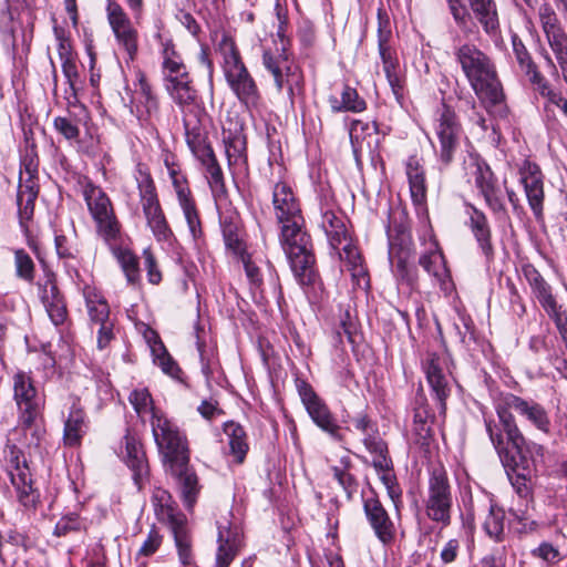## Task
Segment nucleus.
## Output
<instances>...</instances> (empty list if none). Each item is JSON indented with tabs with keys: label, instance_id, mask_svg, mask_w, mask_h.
I'll return each instance as SVG.
<instances>
[{
	"label": "nucleus",
	"instance_id": "14",
	"mask_svg": "<svg viewBox=\"0 0 567 567\" xmlns=\"http://www.w3.org/2000/svg\"><path fill=\"white\" fill-rule=\"evenodd\" d=\"M471 165L474 168L472 175L474 177L475 187L484 197L486 205L494 213L504 212L505 205L502 190L491 167L478 158H474Z\"/></svg>",
	"mask_w": 567,
	"mask_h": 567
},
{
	"label": "nucleus",
	"instance_id": "39",
	"mask_svg": "<svg viewBox=\"0 0 567 567\" xmlns=\"http://www.w3.org/2000/svg\"><path fill=\"white\" fill-rule=\"evenodd\" d=\"M163 71L166 82L174 78L188 76L186 65L171 42H166L163 48Z\"/></svg>",
	"mask_w": 567,
	"mask_h": 567
},
{
	"label": "nucleus",
	"instance_id": "44",
	"mask_svg": "<svg viewBox=\"0 0 567 567\" xmlns=\"http://www.w3.org/2000/svg\"><path fill=\"white\" fill-rule=\"evenodd\" d=\"M114 255L120 262L126 279L131 284H136L140 280L138 258L131 250L117 248Z\"/></svg>",
	"mask_w": 567,
	"mask_h": 567
},
{
	"label": "nucleus",
	"instance_id": "19",
	"mask_svg": "<svg viewBox=\"0 0 567 567\" xmlns=\"http://www.w3.org/2000/svg\"><path fill=\"white\" fill-rule=\"evenodd\" d=\"M182 115L186 143L194 156L213 150L207 143V132L204 125L206 113L204 107L182 113Z\"/></svg>",
	"mask_w": 567,
	"mask_h": 567
},
{
	"label": "nucleus",
	"instance_id": "52",
	"mask_svg": "<svg viewBox=\"0 0 567 567\" xmlns=\"http://www.w3.org/2000/svg\"><path fill=\"white\" fill-rule=\"evenodd\" d=\"M106 16L112 31L132 24V21L128 18L127 13L124 11L122 6L115 0L107 1Z\"/></svg>",
	"mask_w": 567,
	"mask_h": 567
},
{
	"label": "nucleus",
	"instance_id": "27",
	"mask_svg": "<svg viewBox=\"0 0 567 567\" xmlns=\"http://www.w3.org/2000/svg\"><path fill=\"white\" fill-rule=\"evenodd\" d=\"M405 174L409 181L412 202L423 205L426 202L425 172L421 158L412 155L405 163Z\"/></svg>",
	"mask_w": 567,
	"mask_h": 567
},
{
	"label": "nucleus",
	"instance_id": "16",
	"mask_svg": "<svg viewBox=\"0 0 567 567\" xmlns=\"http://www.w3.org/2000/svg\"><path fill=\"white\" fill-rule=\"evenodd\" d=\"M262 65L271 74L277 90L280 92L287 85L289 97L295 95L293 86L289 83V76H295L292 72V61L286 52V49L276 48L266 49L262 53Z\"/></svg>",
	"mask_w": 567,
	"mask_h": 567
},
{
	"label": "nucleus",
	"instance_id": "46",
	"mask_svg": "<svg viewBox=\"0 0 567 567\" xmlns=\"http://www.w3.org/2000/svg\"><path fill=\"white\" fill-rule=\"evenodd\" d=\"M117 44L125 50L130 60H133L138 50V32L133 23L113 31Z\"/></svg>",
	"mask_w": 567,
	"mask_h": 567
},
{
	"label": "nucleus",
	"instance_id": "49",
	"mask_svg": "<svg viewBox=\"0 0 567 567\" xmlns=\"http://www.w3.org/2000/svg\"><path fill=\"white\" fill-rule=\"evenodd\" d=\"M130 402L136 413L142 417L144 414L151 413L153 417L154 411H161L153 404V399L147 389H136L130 394Z\"/></svg>",
	"mask_w": 567,
	"mask_h": 567
},
{
	"label": "nucleus",
	"instance_id": "55",
	"mask_svg": "<svg viewBox=\"0 0 567 567\" xmlns=\"http://www.w3.org/2000/svg\"><path fill=\"white\" fill-rule=\"evenodd\" d=\"M61 61H62V72H63V74L66 79V82L69 84V90L65 91V94H66V99H68L69 103H71V101H70L71 97L76 100L75 84L79 79V72H78V66L75 63V56L70 58V59H64Z\"/></svg>",
	"mask_w": 567,
	"mask_h": 567
},
{
	"label": "nucleus",
	"instance_id": "32",
	"mask_svg": "<svg viewBox=\"0 0 567 567\" xmlns=\"http://www.w3.org/2000/svg\"><path fill=\"white\" fill-rule=\"evenodd\" d=\"M434 415L431 413L429 405L423 400L416 401L413 415L412 432L415 440L421 445H427L432 436V424Z\"/></svg>",
	"mask_w": 567,
	"mask_h": 567
},
{
	"label": "nucleus",
	"instance_id": "59",
	"mask_svg": "<svg viewBox=\"0 0 567 567\" xmlns=\"http://www.w3.org/2000/svg\"><path fill=\"white\" fill-rule=\"evenodd\" d=\"M53 32L58 41V54L60 60L70 59L75 56L69 37L61 27H54Z\"/></svg>",
	"mask_w": 567,
	"mask_h": 567
},
{
	"label": "nucleus",
	"instance_id": "13",
	"mask_svg": "<svg viewBox=\"0 0 567 567\" xmlns=\"http://www.w3.org/2000/svg\"><path fill=\"white\" fill-rule=\"evenodd\" d=\"M435 132L440 143L439 156L446 166L452 162L458 147L461 126L456 121L455 113L445 105L437 118Z\"/></svg>",
	"mask_w": 567,
	"mask_h": 567
},
{
	"label": "nucleus",
	"instance_id": "8",
	"mask_svg": "<svg viewBox=\"0 0 567 567\" xmlns=\"http://www.w3.org/2000/svg\"><path fill=\"white\" fill-rule=\"evenodd\" d=\"M453 505L452 487L443 470H434L429 480L425 512L427 517L447 526L451 523Z\"/></svg>",
	"mask_w": 567,
	"mask_h": 567
},
{
	"label": "nucleus",
	"instance_id": "30",
	"mask_svg": "<svg viewBox=\"0 0 567 567\" xmlns=\"http://www.w3.org/2000/svg\"><path fill=\"white\" fill-rule=\"evenodd\" d=\"M87 431V421L85 412L73 405L64 422L63 442L68 446L80 445L82 437Z\"/></svg>",
	"mask_w": 567,
	"mask_h": 567
},
{
	"label": "nucleus",
	"instance_id": "50",
	"mask_svg": "<svg viewBox=\"0 0 567 567\" xmlns=\"http://www.w3.org/2000/svg\"><path fill=\"white\" fill-rule=\"evenodd\" d=\"M38 295L44 307L63 298L53 274H47L44 280L38 282Z\"/></svg>",
	"mask_w": 567,
	"mask_h": 567
},
{
	"label": "nucleus",
	"instance_id": "48",
	"mask_svg": "<svg viewBox=\"0 0 567 567\" xmlns=\"http://www.w3.org/2000/svg\"><path fill=\"white\" fill-rule=\"evenodd\" d=\"M4 458L10 478H12V475L16 476V473L22 472V470L25 472H31L22 451L16 445L8 444L6 446Z\"/></svg>",
	"mask_w": 567,
	"mask_h": 567
},
{
	"label": "nucleus",
	"instance_id": "64",
	"mask_svg": "<svg viewBox=\"0 0 567 567\" xmlns=\"http://www.w3.org/2000/svg\"><path fill=\"white\" fill-rule=\"evenodd\" d=\"M538 302L550 317V319H553V321L556 320V318L566 315V312L563 310V307L558 305L555 296L553 295V290L540 298Z\"/></svg>",
	"mask_w": 567,
	"mask_h": 567
},
{
	"label": "nucleus",
	"instance_id": "17",
	"mask_svg": "<svg viewBox=\"0 0 567 567\" xmlns=\"http://www.w3.org/2000/svg\"><path fill=\"white\" fill-rule=\"evenodd\" d=\"M363 509L378 539L383 544L391 543L395 537V527L379 498L373 494L363 497Z\"/></svg>",
	"mask_w": 567,
	"mask_h": 567
},
{
	"label": "nucleus",
	"instance_id": "45",
	"mask_svg": "<svg viewBox=\"0 0 567 567\" xmlns=\"http://www.w3.org/2000/svg\"><path fill=\"white\" fill-rule=\"evenodd\" d=\"M14 269L16 276L29 284L35 278V265L31 256L24 249H14Z\"/></svg>",
	"mask_w": 567,
	"mask_h": 567
},
{
	"label": "nucleus",
	"instance_id": "24",
	"mask_svg": "<svg viewBox=\"0 0 567 567\" xmlns=\"http://www.w3.org/2000/svg\"><path fill=\"white\" fill-rule=\"evenodd\" d=\"M470 216V228L478 247L487 260L494 257V246L492 241V230L486 215L473 205H467Z\"/></svg>",
	"mask_w": 567,
	"mask_h": 567
},
{
	"label": "nucleus",
	"instance_id": "63",
	"mask_svg": "<svg viewBox=\"0 0 567 567\" xmlns=\"http://www.w3.org/2000/svg\"><path fill=\"white\" fill-rule=\"evenodd\" d=\"M147 226L151 228L153 235L158 241L167 240L172 236V231L168 227L164 213L147 223Z\"/></svg>",
	"mask_w": 567,
	"mask_h": 567
},
{
	"label": "nucleus",
	"instance_id": "40",
	"mask_svg": "<svg viewBox=\"0 0 567 567\" xmlns=\"http://www.w3.org/2000/svg\"><path fill=\"white\" fill-rule=\"evenodd\" d=\"M340 259L344 262L347 269L351 272L353 279L360 280L367 276L362 257L355 246L351 241H347L341 251L338 249Z\"/></svg>",
	"mask_w": 567,
	"mask_h": 567
},
{
	"label": "nucleus",
	"instance_id": "1",
	"mask_svg": "<svg viewBox=\"0 0 567 567\" xmlns=\"http://www.w3.org/2000/svg\"><path fill=\"white\" fill-rule=\"evenodd\" d=\"M272 207L275 217L281 225L280 244L295 276L301 285H312L316 280L312 245L302 227L299 200L287 183L278 182L274 186Z\"/></svg>",
	"mask_w": 567,
	"mask_h": 567
},
{
	"label": "nucleus",
	"instance_id": "42",
	"mask_svg": "<svg viewBox=\"0 0 567 567\" xmlns=\"http://www.w3.org/2000/svg\"><path fill=\"white\" fill-rule=\"evenodd\" d=\"M505 512L503 508L491 505L488 513L483 522V529L494 540L504 539Z\"/></svg>",
	"mask_w": 567,
	"mask_h": 567
},
{
	"label": "nucleus",
	"instance_id": "23",
	"mask_svg": "<svg viewBox=\"0 0 567 567\" xmlns=\"http://www.w3.org/2000/svg\"><path fill=\"white\" fill-rule=\"evenodd\" d=\"M166 90L182 113L203 107L199 103L197 91L192 85L188 76L174 78L166 82Z\"/></svg>",
	"mask_w": 567,
	"mask_h": 567
},
{
	"label": "nucleus",
	"instance_id": "26",
	"mask_svg": "<svg viewBox=\"0 0 567 567\" xmlns=\"http://www.w3.org/2000/svg\"><path fill=\"white\" fill-rule=\"evenodd\" d=\"M218 544L216 567H228L236 557L241 544L238 529L219 525Z\"/></svg>",
	"mask_w": 567,
	"mask_h": 567
},
{
	"label": "nucleus",
	"instance_id": "9",
	"mask_svg": "<svg viewBox=\"0 0 567 567\" xmlns=\"http://www.w3.org/2000/svg\"><path fill=\"white\" fill-rule=\"evenodd\" d=\"M154 502L161 506V513L167 520L174 535L175 544L178 550L179 561L184 566L193 563L190 538L187 529V522L184 514L176 512L169 506L171 495L165 489H157L153 495Z\"/></svg>",
	"mask_w": 567,
	"mask_h": 567
},
{
	"label": "nucleus",
	"instance_id": "57",
	"mask_svg": "<svg viewBox=\"0 0 567 567\" xmlns=\"http://www.w3.org/2000/svg\"><path fill=\"white\" fill-rule=\"evenodd\" d=\"M449 10L455 23L464 29L471 20V13L463 0H446Z\"/></svg>",
	"mask_w": 567,
	"mask_h": 567
},
{
	"label": "nucleus",
	"instance_id": "7",
	"mask_svg": "<svg viewBox=\"0 0 567 567\" xmlns=\"http://www.w3.org/2000/svg\"><path fill=\"white\" fill-rule=\"evenodd\" d=\"M83 196L96 224L99 236L107 243L116 240L121 234V224L115 216L109 196L91 183L84 186Z\"/></svg>",
	"mask_w": 567,
	"mask_h": 567
},
{
	"label": "nucleus",
	"instance_id": "29",
	"mask_svg": "<svg viewBox=\"0 0 567 567\" xmlns=\"http://www.w3.org/2000/svg\"><path fill=\"white\" fill-rule=\"evenodd\" d=\"M424 371L426 374V380L440 402L441 410L444 411L445 400L450 394V388L446 377L442 372L439 358L435 354L430 355L424 365Z\"/></svg>",
	"mask_w": 567,
	"mask_h": 567
},
{
	"label": "nucleus",
	"instance_id": "20",
	"mask_svg": "<svg viewBox=\"0 0 567 567\" xmlns=\"http://www.w3.org/2000/svg\"><path fill=\"white\" fill-rule=\"evenodd\" d=\"M528 204L536 216L542 215L544 203V176L539 166L529 161L519 169Z\"/></svg>",
	"mask_w": 567,
	"mask_h": 567
},
{
	"label": "nucleus",
	"instance_id": "10",
	"mask_svg": "<svg viewBox=\"0 0 567 567\" xmlns=\"http://www.w3.org/2000/svg\"><path fill=\"white\" fill-rule=\"evenodd\" d=\"M297 389L301 402L313 423L328 433L332 439L341 441V427L337 423V420L333 417L324 401L318 396L312 386L306 381L299 380L297 382Z\"/></svg>",
	"mask_w": 567,
	"mask_h": 567
},
{
	"label": "nucleus",
	"instance_id": "21",
	"mask_svg": "<svg viewBox=\"0 0 567 567\" xmlns=\"http://www.w3.org/2000/svg\"><path fill=\"white\" fill-rule=\"evenodd\" d=\"M124 461L133 472V480L138 488H142L148 475V464L141 442L127 432L124 436Z\"/></svg>",
	"mask_w": 567,
	"mask_h": 567
},
{
	"label": "nucleus",
	"instance_id": "34",
	"mask_svg": "<svg viewBox=\"0 0 567 567\" xmlns=\"http://www.w3.org/2000/svg\"><path fill=\"white\" fill-rule=\"evenodd\" d=\"M321 227L329 239L330 246L334 250H338L340 245L350 240L343 219L333 212L323 213Z\"/></svg>",
	"mask_w": 567,
	"mask_h": 567
},
{
	"label": "nucleus",
	"instance_id": "18",
	"mask_svg": "<svg viewBox=\"0 0 567 567\" xmlns=\"http://www.w3.org/2000/svg\"><path fill=\"white\" fill-rule=\"evenodd\" d=\"M512 45L515 60L519 70L528 79L533 90L539 94H549V84L543 74L539 72L537 64L532 58V54L523 43L517 34L512 35Z\"/></svg>",
	"mask_w": 567,
	"mask_h": 567
},
{
	"label": "nucleus",
	"instance_id": "33",
	"mask_svg": "<svg viewBox=\"0 0 567 567\" xmlns=\"http://www.w3.org/2000/svg\"><path fill=\"white\" fill-rule=\"evenodd\" d=\"M143 213L147 223L163 214L152 178L146 175L138 183Z\"/></svg>",
	"mask_w": 567,
	"mask_h": 567
},
{
	"label": "nucleus",
	"instance_id": "25",
	"mask_svg": "<svg viewBox=\"0 0 567 567\" xmlns=\"http://www.w3.org/2000/svg\"><path fill=\"white\" fill-rule=\"evenodd\" d=\"M220 227L226 248L237 256H243L246 252V245L238 214L236 212L221 214Z\"/></svg>",
	"mask_w": 567,
	"mask_h": 567
},
{
	"label": "nucleus",
	"instance_id": "54",
	"mask_svg": "<svg viewBox=\"0 0 567 567\" xmlns=\"http://www.w3.org/2000/svg\"><path fill=\"white\" fill-rule=\"evenodd\" d=\"M386 25L388 22L383 23L381 20L379 21L378 47L382 64L385 63V61H393L398 59L394 51L389 45L392 33Z\"/></svg>",
	"mask_w": 567,
	"mask_h": 567
},
{
	"label": "nucleus",
	"instance_id": "61",
	"mask_svg": "<svg viewBox=\"0 0 567 567\" xmlns=\"http://www.w3.org/2000/svg\"><path fill=\"white\" fill-rule=\"evenodd\" d=\"M54 128L62 134L66 140H76L80 130L70 118L58 116L53 121Z\"/></svg>",
	"mask_w": 567,
	"mask_h": 567
},
{
	"label": "nucleus",
	"instance_id": "36",
	"mask_svg": "<svg viewBox=\"0 0 567 567\" xmlns=\"http://www.w3.org/2000/svg\"><path fill=\"white\" fill-rule=\"evenodd\" d=\"M38 185L32 177L20 182L17 194V205L21 220H28L33 215L34 200L38 196Z\"/></svg>",
	"mask_w": 567,
	"mask_h": 567
},
{
	"label": "nucleus",
	"instance_id": "37",
	"mask_svg": "<svg viewBox=\"0 0 567 567\" xmlns=\"http://www.w3.org/2000/svg\"><path fill=\"white\" fill-rule=\"evenodd\" d=\"M224 433L228 437L231 455L238 463H243L249 449L244 427L239 423L229 421L224 424Z\"/></svg>",
	"mask_w": 567,
	"mask_h": 567
},
{
	"label": "nucleus",
	"instance_id": "60",
	"mask_svg": "<svg viewBox=\"0 0 567 567\" xmlns=\"http://www.w3.org/2000/svg\"><path fill=\"white\" fill-rule=\"evenodd\" d=\"M54 326L63 324L68 319V309L64 298L44 307Z\"/></svg>",
	"mask_w": 567,
	"mask_h": 567
},
{
	"label": "nucleus",
	"instance_id": "41",
	"mask_svg": "<svg viewBox=\"0 0 567 567\" xmlns=\"http://www.w3.org/2000/svg\"><path fill=\"white\" fill-rule=\"evenodd\" d=\"M351 460L349 456H343L340 460V465L333 466V477L338 481L339 485L343 488L347 497L350 499L358 491V482L354 475L350 472Z\"/></svg>",
	"mask_w": 567,
	"mask_h": 567
},
{
	"label": "nucleus",
	"instance_id": "6",
	"mask_svg": "<svg viewBox=\"0 0 567 567\" xmlns=\"http://www.w3.org/2000/svg\"><path fill=\"white\" fill-rule=\"evenodd\" d=\"M13 400L18 408V429L30 432L28 444H38L42 430L37 424L41 415L42 400L29 373L19 371L12 377Z\"/></svg>",
	"mask_w": 567,
	"mask_h": 567
},
{
	"label": "nucleus",
	"instance_id": "53",
	"mask_svg": "<svg viewBox=\"0 0 567 567\" xmlns=\"http://www.w3.org/2000/svg\"><path fill=\"white\" fill-rule=\"evenodd\" d=\"M539 19L546 38L564 31L555 11L549 4H544L539 8Z\"/></svg>",
	"mask_w": 567,
	"mask_h": 567
},
{
	"label": "nucleus",
	"instance_id": "62",
	"mask_svg": "<svg viewBox=\"0 0 567 567\" xmlns=\"http://www.w3.org/2000/svg\"><path fill=\"white\" fill-rule=\"evenodd\" d=\"M162 536L156 530V528H152L147 535V538L142 544L137 555L148 557L152 556L161 546Z\"/></svg>",
	"mask_w": 567,
	"mask_h": 567
},
{
	"label": "nucleus",
	"instance_id": "35",
	"mask_svg": "<svg viewBox=\"0 0 567 567\" xmlns=\"http://www.w3.org/2000/svg\"><path fill=\"white\" fill-rule=\"evenodd\" d=\"M329 104L332 112H352L360 113L365 110V101L359 96L355 89L344 85L341 92V100L337 96H329Z\"/></svg>",
	"mask_w": 567,
	"mask_h": 567
},
{
	"label": "nucleus",
	"instance_id": "2",
	"mask_svg": "<svg viewBox=\"0 0 567 567\" xmlns=\"http://www.w3.org/2000/svg\"><path fill=\"white\" fill-rule=\"evenodd\" d=\"M150 423L165 473L176 481L185 506L190 509L196 503L199 485L189 464L187 437L163 411H154Z\"/></svg>",
	"mask_w": 567,
	"mask_h": 567
},
{
	"label": "nucleus",
	"instance_id": "31",
	"mask_svg": "<svg viewBox=\"0 0 567 567\" xmlns=\"http://www.w3.org/2000/svg\"><path fill=\"white\" fill-rule=\"evenodd\" d=\"M470 8L488 34L495 33L499 28L497 8L494 0H467Z\"/></svg>",
	"mask_w": 567,
	"mask_h": 567
},
{
	"label": "nucleus",
	"instance_id": "22",
	"mask_svg": "<svg viewBox=\"0 0 567 567\" xmlns=\"http://www.w3.org/2000/svg\"><path fill=\"white\" fill-rule=\"evenodd\" d=\"M12 487L14 489V497L19 505L30 513H35L39 505L41 504L40 491L34 486L31 472L22 470L20 473H16L10 478Z\"/></svg>",
	"mask_w": 567,
	"mask_h": 567
},
{
	"label": "nucleus",
	"instance_id": "15",
	"mask_svg": "<svg viewBox=\"0 0 567 567\" xmlns=\"http://www.w3.org/2000/svg\"><path fill=\"white\" fill-rule=\"evenodd\" d=\"M166 165L189 231L192 236L196 238L202 234L200 220L195 206V202L192 198V193L188 187L187 179L174 165H169L167 162Z\"/></svg>",
	"mask_w": 567,
	"mask_h": 567
},
{
	"label": "nucleus",
	"instance_id": "56",
	"mask_svg": "<svg viewBox=\"0 0 567 567\" xmlns=\"http://www.w3.org/2000/svg\"><path fill=\"white\" fill-rule=\"evenodd\" d=\"M225 151L229 164L237 163L244 157L246 151V141L241 134L229 136L225 141Z\"/></svg>",
	"mask_w": 567,
	"mask_h": 567
},
{
	"label": "nucleus",
	"instance_id": "28",
	"mask_svg": "<svg viewBox=\"0 0 567 567\" xmlns=\"http://www.w3.org/2000/svg\"><path fill=\"white\" fill-rule=\"evenodd\" d=\"M419 264L437 281L442 290L449 291L451 289L450 271L445 266L444 256L441 251L433 250L422 255Z\"/></svg>",
	"mask_w": 567,
	"mask_h": 567
},
{
	"label": "nucleus",
	"instance_id": "11",
	"mask_svg": "<svg viewBox=\"0 0 567 567\" xmlns=\"http://www.w3.org/2000/svg\"><path fill=\"white\" fill-rule=\"evenodd\" d=\"M355 431L362 436L365 449L373 455V466L377 471H385L391 464L388 456L386 443L380 435L378 425L367 414L360 413L351 421Z\"/></svg>",
	"mask_w": 567,
	"mask_h": 567
},
{
	"label": "nucleus",
	"instance_id": "43",
	"mask_svg": "<svg viewBox=\"0 0 567 567\" xmlns=\"http://www.w3.org/2000/svg\"><path fill=\"white\" fill-rule=\"evenodd\" d=\"M85 299L89 317L92 322L101 324L109 321V305L102 296L92 290H86Z\"/></svg>",
	"mask_w": 567,
	"mask_h": 567
},
{
	"label": "nucleus",
	"instance_id": "58",
	"mask_svg": "<svg viewBox=\"0 0 567 567\" xmlns=\"http://www.w3.org/2000/svg\"><path fill=\"white\" fill-rule=\"evenodd\" d=\"M157 350H161V354H156V361L158 365L162 368L163 372L171 377H176L178 371L177 364L173 361L171 355L166 352L163 343L161 341L156 342L153 347V352L156 353Z\"/></svg>",
	"mask_w": 567,
	"mask_h": 567
},
{
	"label": "nucleus",
	"instance_id": "4",
	"mask_svg": "<svg viewBox=\"0 0 567 567\" xmlns=\"http://www.w3.org/2000/svg\"><path fill=\"white\" fill-rule=\"evenodd\" d=\"M511 410H514L518 415L523 416L538 431L545 434L550 433V417L547 410L542 404L534 400H525L513 393H507L503 395L495 405L498 422L492 419H485L486 432L501 457L507 456L503 415H509L515 420Z\"/></svg>",
	"mask_w": 567,
	"mask_h": 567
},
{
	"label": "nucleus",
	"instance_id": "5",
	"mask_svg": "<svg viewBox=\"0 0 567 567\" xmlns=\"http://www.w3.org/2000/svg\"><path fill=\"white\" fill-rule=\"evenodd\" d=\"M223 55V71L233 93L247 109H255L260 102V92L255 79L241 60L233 40L224 38L219 43Z\"/></svg>",
	"mask_w": 567,
	"mask_h": 567
},
{
	"label": "nucleus",
	"instance_id": "12",
	"mask_svg": "<svg viewBox=\"0 0 567 567\" xmlns=\"http://www.w3.org/2000/svg\"><path fill=\"white\" fill-rule=\"evenodd\" d=\"M504 417V436L506 449L511 446L518 455L523 471L530 472V463L535 464L544 456V447L535 442L527 441L517 425L516 420L509 415Z\"/></svg>",
	"mask_w": 567,
	"mask_h": 567
},
{
	"label": "nucleus",
	"instance_id": "38",
	"mask_svg": "<svg viewBox=\"0 0 567 567\" xmlns=\"http://www.w3.org/2000/svg\"><path fill=\"white\" fill-rule=\"evenodd\" d=\"M195 157L205 166L208 174V183L214 194L225 193L223 171L216 159L213 150L206 151Z\"/></svg>",
	"mask_w": 567,
	"mask_h": 567
},
{
	"label": "nucleus",
	"instance_id": "3",
	"mask_svg": "<svg viewBox=\"0 0 567 567\" xmlns=\"http://www.w3.org/2000/svg\"><path fill=\"white\" fill-rule=\"evenodd\" d=\"M454 55L482 104L489 112H501L505 96L492 59L470 43L458 47Z\"/></svg>",
	"mask_w": 567,
	"mask_h": 567
},
{
	"label": "nucleus",
	"instance_id": "51",
	"mask_svg": "<svg viewBox=\"0 0 567 567\" xmlns=\"http://www.w3.org/2000/svg\"><path fill=\"white\" fill-rule=\"evenodd\" d=\"M54 243L60 259L74 260L78 258L80 250L75 241V236L69 237L63 234H55Z\"/></svg>",
	"mask_w": 567,
	"mask_h": 567
},
{
	"label": "nucleus",
	"instance_id": "47",
	"mask_svg": "<svg viewBox=\"0 0 567 567\" xmlns=\"http://www.w3.org/2000/svg\"><path fill=\"white\" fill-rule=\"evenodd\" d=\"M546 39L561 69L563 78L567 83V34L563 31Z\"/></svg>",
	"mask_w": 567,
	"mask_h": 567
}]
</instances>
